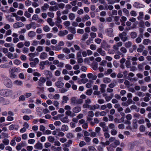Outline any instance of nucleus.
Segmentation results:
<instances>
[{"mask_svg":"<svg viewBox=\"0 0 151 151\" xmlns=\"http://www.w3.org/2000/svg\"><path fill=\"white\" fill-rule=\"evenodd\" d=\"M24 24L21 22H17L14 23L13 27L14 28H17L24 26Z\"/></svg>","mask_w":151,"mask_h":151,"instance_id":"obj_8","label":"nucleus"},{"mask_svg":"<svg viewBox=\"0 0 151 151\" xmlns=\"http://www.w3.org/2000/svg\"><path fill=\"white\" fill-rule=\"evenodd\" d=\"M90 36L92 39H94L96 37V34L95 32H91L90 34Z\"/></svg>","mask_w":151,"mask_h":151,"instance_id":"obj_48","label":"nucleus"},{"mask_svg":"<svg viewBox=\"0 0 151 151\" xmlns=\"http://www.w3.org/2000/svg\"><path fill=\"white\" fill-rule=\"evenodd\" d=\"M34 147L38 150H42L43 148L42 144L40 142H38L35 145Z\"/></svg>","mask_w":151,"mask_h":151,"instance_id":"obj_13","label":"nucleus"},{"mask_svg":"<svg viewBox=\"0 0 151 151\" xmlns=\"http://www.w3.org/2000/svg\"><path fill=\"white\" fill-rule=\"evenodd\" d=\"M47 56V54L45 52H42L41 53L40 56V58L44 60L46 59Z\"/></svg>","mask_w":151,"mask_h":151,"instance_id":"obj_16","label":"nucleus"},{"mask_svg":"<svg viewBox=\"0 0 151 151\" xmlns=\"http://www.w3.org/2000/svg\"><path fill=\"white\" fill-rule=\"evenodd\" d=\"M81 110V108L80 106H76L73 108L72 111L73 113H78L80 112Z\"/></svg>","mask_w":151,"mask_h":151,"instance_id":"obj_9","label":"nucleus"},{"mask_svg":"<svg viewBox=\"0 0 151 151\" xmlns=\"http://www.w3.org/2000/svg\"><path fill=\"white\" fill-rule=\"evenodd\" d=\"M136 94L140 97H143L145 96V93L141 91H138L136 93Z\"/></svg>","mask_w":151,"mask_h":151,"instance_id":"obj_32","label":"nucleus"},{"mask_svg":"<svg viewBox=\"0 0 151 151\" xmlns=\"http://www.w3.org/2000/svg\"><path fill=\"white\" fill-rule=\"evenodd\" d=\"M72 143V141L71 140H69L68 141L64 144L65 145L66 147H69L70 145Z\"/></svg>","mask_w":151,"mask_h":151,"instance_id":"obj_40","label":"nucleus"},{"mask_svg":"<svg viewBox=\"0 0 151 151\" xmlns=\"http://www.w3.org/2000/svg\"><path fill=\"white\" fill-rule=\"evenodd\" d=\"M14 93L12 91L6 89L5 96H11L13 98L15 96L13 95Z\"/></svg>","mask_w":151,"mask_h":151,"instance_id":"obj_6","label":"nucleus"},{"mask_svg":"<svg viewBox=\"0 0 151 151\" xmlns=\"http://www.w3.org/2000/svg\"><path fill=\"white\" fill-rule=\"evenodd\" d=\"M145 127L143 125H141L139 127V130L141 132H144L145 129Z\"/></svg>","mask_w":151,"mask_h":151,"instance_id":"obj_54","label":"nucleus"},{"mask_svg":"<svg viewBox=\"0 0 151 151\" xmlns=\"http://www.w3.org/2000/svg\"><path fill=\"white\" fill-rule=\"evenodd\" d=\"M89 151H96V149L93 146H90L88 147Z\"/></svg>","mask_w":151,"mask_h":151,"instance_id":"obj_45","label":"nucleus"},{"mask_svg":"<svg viewBox=\"0 0 151 151\" xmlns=\"http://www.w3.org/2000/svg\"><path fill=\"white\" fill-rule=\"evenodd\" d=\"M65 114L68 116H70L71 117H73L76 116L75 113L69 110H67L65 112Z\"/></svg>","mask_w":151,"mask_h":151,"instance_id":"obj_15","label":"nucleus"},{"mask_svg":"<svg viewBox=\"0 0 151 151\" xmlns=\"http://www.w3.org/2000/svg\"><path fill=\"white\" fill-rule=\"evenodd\" d=\"M97 51L102 56H104L106 55V52L105 51L103 50L101 48H98L97 49Z\"/></svg>","mask_w":151,"mask_h":151,"instance_id":"obj_11","label":"nucleus"},{"mask_svg":"<svg viewBox=\"0 0 151 151\" xmlns=\"http://www.w3.org/2000/svg\"><path fill=\"white\" fill-rule=\"evenodd\" d=\"M83 100L81 99H77L76 97H73L70 99V104L72 105L81 104Z\"/></svg>","mask_w":151,"mask_h":151,"instance_id":"obj_2","label":"nucleus"},{"mask_svg":"<svg viewBox=\"0 0 151 151\" xmlns=\"http://www.w3.org/2000/svg\"><path fill=\"white\" fill-rule=\"evenodd\" d=\"M113 29L111 28H108L106 30V32L108 35L110 37L114 36V35L113 34Z\"/></svg>","mask_w":151,"mask_h":151,"instance_id":"obj_10","label":"nucleus"},{"mask_svg":"<svg viewBox=\"0 0 151 151\" xmlns=\"http://www.w3.org/2000/svg\"><path fill=\"white\" fill-rule=\"evenodd\" d=\"M43 47L42 46H38L36 48L37 51L38 52H41L43 51Z\"/></svg>","mask_w":151,"mask_h":151,"instance_id":"obj_50","label":"nucleus"},{"mask_svg":"<svg viewBox=\"0 0 151 151\" xmlns=\"http://www.w3.org/2000/svg\"><path fill=\"white\" fill-rule=\"evenodd\" d=\"M35 23L33 22H31L30 24H27L26 25V27L27 30H29L31 28L32 26L35 25Z\"/></svg>","mask_w":151,"mask_h":151,"instance_id":"obj_30","label":"nucleus"},{"mask_svg":"<svg viewBox=\"0 0 151 151\" xmlns=\"http://www.w3.org/2000/svg\"><path fill=\"white\" fill-rule=\"evenodd\" d=\"M65 67L66 69L68 70H70L72 69V67L69 64L65 65Z\"/></svg>","mask_w":151,"mask_h":151,"instance_id":"obj_55","label":"nucleus"},{"mask_svg":"<svg viewBox=\"0 0 151 151\" xmlns=\"http://www.w3.org/2000/svg\"><path fill=\"white\" fill-rule=\"evenodd\" d=\"M65 5L63 3H60L58 4V8L61 9H63L65 6Z\"/></svg>","mask_w":151,"mask_h":151,"instance_id":"obj_49","label":"nucleus"},{"mask_svg":"<svg viewBox=\"0 0 151 151\" xmlns=\"http://www.w3.org/2000/svg\"><path fill=\"white\" fill-rule=\"evenodd\" d=\"M68 30L71 33L73 34H74L76 33L75 29L72 27H69Z\"/></svg>","mask_w":151,"mask_h":151,"instance_id":"obj_33","label":"nucleus"},{"mask_svg":"<svg viewBox=\"0 0 151 151\" xmlns=\"http://www.w3.org/2000/svg\"><path fill=\"white\" fill-rule=\"evenodd\" d=\"M107 62L105 60H102L100 63V65L102 66H105L106 65Z\"/></svg>","mask_w":151,"mask_h":151,"instance_id":"obj_62","label":"nucleus"},{"mask_svg":"<svg viewBox=\"0 0 151 151\" xmlns=\"http://www.w3.org/2000/svg\"><path fill=\"white\" fill-rule=\"evenodd\" d=\"M132 43L131 41H128L124 44V46L126 48H129L132 45Z\"/></svg>","mask_w":151,"mask_h":151,"instance_id":"obj_28","label":"nucleus"},{"mask_svg":"<svg viewBox=\"0 0 151 151\" xmlns=\"http://www.w3.org/2000/svg\"><path fill=\"white\" fill-rule=\"evenodd\" d=\"M121 51L124 53H125L127 52V50L125 47H122L120 49Z\"/></svg>","mask_w":151,"mask_h":151,"instance_id":"obj_58","label":"nucleus"},{"mask_svg":"<svg viewBox=\"0 0 151 151\" xmlns=\"http://www.w3.org/2000/svg\"><path fill=\"white\" fill-rule=\"evenodd\" d=\"M49 7V6L47 4H45L41 7V9L43 11H46Z\"/></svg>","mask_w":151,"mask_h":151,"instance_id":"obj_22","label":"nucleus"},{"mask_svg":"<svg viewBox=\"0 0 151 151\" xmlns=\"http://www.w3.org/2000/svg\"><path fill=\"white\" fill-rule=\"evenodd\" d=\"M47 22L51 26H53L54 25V22L52 21V19L51 18H48L47 19Z\"/></svg>","mask_w":151,"mask_h":151,"instance_id":"obj_23","label":"nucleus"},{"mask_svg":"<svg viewBox=\"0 0 151 151\" xmlns=\"http://www.w3.org/2000/svg\"><path fill=\"white\" fill-rule=\"evenodd\" d=\"M17 47L19 48H21L23 47L24 46V44L22 42H20L18 43L17 45Z\"/></svg>","mask_w":151,"mask_h":151,"instance_id":"obj_46","label":"nucleus"},{"mask_svg":"<svg viewBox=\"0 0 151 151\" xmlns=\"http://www.w3.org/2000/svg\"><path fill=\"white\" fill-rule=\"evenodd\" d=\"M88 117H92L94 116L93 112L92 111H90L88 112Z\"/></svg>","mask_w":151,"mask_h":151,"instance_id":"obj_61","label":"nucleus"},{"mask_svg":"<svg viewBox=\"0 0 151 151\" xmlns=\"http://www.w3.org/2000/svg\"><path fill=\"white\" fill-rule=\"evenodd\" d=\"M92 68L94 70H96L97 69L98 67V65L97 63H93L92 64Z\"/></svg>","mask_w":151,"mask_h":151,"instance_id":"obj_47","label":"nucleus"},{"mask_svg":"<svg viewBox=\"0 0 151 151\" xmlns=\"http://www.w3.org/2000/svg\"><path fill=\"white\" fill-rule=\"evenodd\" d=\"M150 41L149 39H145L143 40V44L145 45H147L148 43L150 42Z\"/></svg>","mask_w":151,"mask_h":151,"instance_id":"obj_37","label":"nucleus"},{"mask_svg":"<svg viewBox=\"0 0 151 151\" xmlns=\"http://www.w3.org/2000/svg\"><path fill=\"white\" fill-rule=\"evenodd\" d=\"M66 137L68 138H72L74 136L72 133H68L66 135Z\"/></svg>","mask_w":151,"mask_h":151,"instance_id":"obj_60","label":"nucleus"},{"mask_svg":"<svg viewBox=\"0 0 151 151\" xmlns=\"http://www.w3.org/2000/svg\"><path fill=\"white\" fill-rule=\"evenodd\" d=\"M130 36L132 38L134 39L137 37V35L135 32H133L131 33Z\"/></svg>","mask_w":151,"mask_h":151,"instance_id":"obj_31","label":"nucleus"},{"mask_svg":"<svg viewBox=\"0 0 151 151\" xmlns=\"http://www.w3.org/2000/svg\"><path fill=\"white\" fill-rule=\"evenodd\" d=\"M45 75L47 77V79H49L50 78H51L52 77V73L49 70H46L44 71Z\"/></svg>","mask_w":151,"mask_h":151,"instance_id":"obj_7","label":"nucleus"},{"mask_svg":"<svg viewBox=\"0 0 151 151\" xmlns=\"http://www.w3.org/2000/svg\"><path fill=\"white\" fill-rule=\"evenodd\" d=\"M133 6L134 7L137 8H142L145 7L144 5L137 2L134 3Z\"/></svg>","mask_w":151,"mask_h":151,"instance_id":"obj_12","label":"nucleus"},{"mask_svg":"<svg viewBox=\"0 0 151 151\" xmlns=\"http://www.w3.org/2000/svg\"><path fill=\"white\" fill-rule=\"evenodd\" d=\"M43 30L46 32H48L50 31V28L47 25H46L43 27Z\"/></svg>","mask_w":151,"mask_h":151,"instance_id":"obj_38","label":"nucleus"},{"mask_svg":"<svg viewBox=\"0 0 151 151\" xmlns=\"http://www.w3.org/2000/svg\"><path fill=\"white\" fill-rule=\"evenodd\" d=\"M62 21L60 18V17H57L56 19V21L55 23H60L62 22Z\"/></svg>","mask_w":151,"mask_h":151,"instance_id":"obj_52","label":"nucleus"},{"mask_svg":"<svg viewBox=\"0 0 151 151\" xmlns=\"http://www.w3.org/2000/svg\"><path fill=\"white\" fill-rule=\"evenodd\" d=\"M90 48L92 50H95L96 49V46L95 45L92 44L90 45Z\"/></svg>","mask_w":151,"mask_h":151,"instance_id":"obj_57","label":"nucleus"},{"mask_svg":"<svg viewBox=\"0 0 151 151\" xmlns=\"http://www.w3.org/2000/svg\"><path fill=\"white\" fill-rule=\"evenodd\" d=\"M88 35L86 33H84L83 35L81 40L82 41H85L86 39L88 38Z\"/></svg>","mask_w":151,"mask_h":151,"instance_id":"obj_35","label":"nucleus"},{"mask_svg":"<svg viewBox=\"0 0 151 151\" xmlns=\"http://www.w3.org/2000/svg\"><path fill=\"white\" fill-rule=\"evenodd\" d=\"M144 80L145 82H149L151 81V78L150 76H147L144 78Z\"/></svg>","mask_w":151,"mask_h":151,"instance_id":"obj_44","label":"nucleus"},{"mask_svg":"<svg viewBox=\"0 0 151 151\" xmlns=\"http://www.w3.org/2000/svg\"><path fill=\"white\" fill-rule=\"evenodd\" d=\"M117 131L114 129H112L111 132V135H115L117 134Z\"/></svg>","mask_w":151,"mask_h":151,"instance_id":"obj_59","label":"nucleus"},{"mask_svg":"<svg viewBox=\"0 0 151 151\" xmlns=\"http://www.w3.org/2000/svg\"><path fill=\"white\" fill-rule=\"evenodd\" d=\"M55 85L58 88H61L62 87L64 84L61 81H58L55 83Z\"/></svg>","mask_w":151,"mask_h":151,"instance_id":"obj_14","label":"nucleus"},{"mask_svg":"<svg viewBox=\"0 0 151 151\" xmlns=\"http://www.w3.org/2000/svg\"><path fill=\"white\" fill-rule=\"evenodd\" d=\"M63 51L65 53L68 54L70 53V50L67 47H65L63 49Z\"/></svg>","mask_w":151,"mask_h":151,"instance_id":"obj_41","label":"nucleus"},{"mask_svg":"<svg viewBox=\"0 0 151 151\" xmlns=\"http://www.w3.org/2000/svg\"><path fill=\"white\" fill-rule=\"evenodd\" d=\"M14 83L15 85L21 86L23 84V82L21 81L16 80L14 82Z\"/></svg>","mask_w":151,"mask_h":151,"instance_id":"obj_26","label":"nucleus"},{"mask_svg":"<svg viewBox=\"0 0 151 151\" xmlns=\"http://www.w3.org/2000/svg\"><path fill=\"white\" fill-rule=\"evenodd\" d=\"M24 15L27 18H29L31 16V14L27 11H25L24 14Z\"/></svg>","mask_w":151,"mask_h":151,"instance_id":"obj_64","label":"nucleus"},{"mask_svg":"<svg viewBox=\"0 0 151 151\" xmlns=\"http://www.w3.org/2000/svg\"><path fill=\"white\" fill-rule=\"evenodd\" d=\"M2 142L4 145H7L9 144V140L8 139H5L3 140Z\"/></svg>","mask_w":151,"mask_h":151,"instance_id":"obj_43","label":"nucleus"},{"mask_svg":"<svg viewBox=\"0 0 151 151\" xmlns=\"http://www.w3.org/2000/svg\"><path fill=\"white\" fill-rule=\"evenodd\" d=\"M106 86V84H102L100 85V91L101 93H104L105 92V89Z\"/></svg>","mask_w":151,"mask_h":151,"instance_id":"obj_19","label":"nucleus"},{"mask_svg":"<svg viewBox=\"0 0 151 151\" xmlns=\"http://www.w3.org/2000/svg\"><path fill=\"white\" fill-rule=\"evenodd\" d=\"M99 105L98 104H96L93 105H92L90 106V109L93 110H95L96 109H97L99 108Z\"/></svg>","mask_w":151,"mask_h":151,"instance_id":"obj_20","label":"nucleus"},{"mask_svg":"<svg viewBox=\"0 0 151 151\" xmlns=\"http://www.w3.org/2000/svg\"><path fill=\"white\" fill-rule=\"evenodd\" d=\"M18 68H16L10 69L9 70V74L10 77L12 78H14L17 76L16 73L20 71Z\"/></svg>","mask_w":151,"mask_h":151,"instance_id":"obj_1","label":"nucleus"},{"mask_svg":"<svg viewBox=\"0 0 151 151\" xmlns=\"http://www.w3.org/2000/svg\"><path fill=\"white\" fill-rule=\"evenodd\" d=\"M126 66L127 68H129L131 67V65L130 62L129 61L127 60L125 63Z\"/></svg>","mask_w":151,"mask_h":151,"instance_id":"obj_63","label":"nucleus"},{"mask_svg":"<svg viewBox=\"0 0 151 151\" xmlns=\"http://www.w3.org/2000/svg\"><path fill=\"white\" fill-rule=\"evenodd\" d=\"M68 32L67 30H64L63 31H60L58 33V35L60 36H63L68 34Z\"/></svg>","mask_w":151,"mask_h":151,"instance_id":"obj_17","label":"nucleus"},{"mask_svg":"<svg viewBox=\"0 0 151 151\" xmlns=\"http://www.w3.org/2000/svg\"><path fill=\"white\" fill-rule=\"evenodd\" d=\"M101 47L104 48L106 50L107 48H109L110 47V45H109L106 41L105 40H103L102 42L101 43Z\"/></svg>","mask_w":151,"mask_h":151,"instance_id":"obj_5","label":"nucleus"},{"mask_svg":"<svg viewBox=\"0 0 151 151\" xmlns=\"http://www.w3.org/2000/svg\"><path fill=\"white\" fill-rule=\"evenodd\" d=\"M124 121V118L123 117L121 118L120 119H118L117 118L114 119V121L116 123H120L121 122H123Z\"/></svg>","mask_w":151,"mask_h":151,"instance_id":"obj_18","label":"nucleus"},{"mask_svg":"<svg viewBox=\"0 0 151 151\" xmlns=\"http://www.w3.org/2000/svg\"><path fill=\"white\" fill-rule=\"evenodd\" d=\"M61 121L63 123H68L69 120L67 117H65L61 119Z\"/></svg>","mask_w":151,"mask_h":151,"instance_id":"obj_34","label":"nucleus"},{"mask_svg":"<svg viewBox=\"0 0 151 151\" xmlns=\"http://www.w3.org/2000/svg\"><path fill=\"white\" fill-rule=\"evenodd\" d=\"M68 129V126L65 124L63 125L61 127V130L63 132L67 131Z\"/></svg>","mask_w":151,"mask_h":151,"instance_id":"obj_29","label":"nucleus"},{"mask_svg":"<svg viewBox=\"0 0 151 151\" xmlns=\"http://www.w3.org/2000/svg\"><path fill=\"white\" fill-rule=\"evenodd\" d=\"M141 119L138 120L137 122L139 124H143L145 122V121L144 119H143L142 116L141 117Z\"/></svg>","mask_w":151,"mask_h":151,"instance_id":"obj_53","label":"nucleus"},{"mask_svg":"<svg viewBox=\"0 0 151 151\" xmlns=\"http://www.w3.org/2000/svg\"><path fill=\"white\" fill-rule=\"evenodd\" d=\"M39 65L40 66V68L41 70H43L44 69L45 65L42 61L40 62Z\"/></svg>","mask_w":151,"mask_h":151,"instance_id":"obj_51","label":"nucleus"},{"mask_svg":"<svg viewBox=\"0 0 151 151\" xmlns=\"http://www.w3.org/2000/svg\"><path fill=\"white\" fill-rule=\"evenodd\" d=\"M48 141L50 142H53L55 140V138L52 136H50L48 137Z\"/></svg>","mask_w":151,"mask_h":151,"instance_id":"obj_56","label":"nucleus"},{"mask_svg":"<svg viewBox=\"0 0 151 151\" xmlns=\"http://www.w3.org/2000/svg\"><path fill=\"white\" fill-rule=\"evenodd\" d=\"M84 140L87 144H89L91 141V138L88 137H85L84 138Z\"/></svg>","mask_w":151,"mask_h":151,"instance_id":"obj_42","label":"nucleus"},{"mask_svg":"<svg viewBox=\"0 0 151 151\" xmlns=\"http://www.w3.org/2000/svg\"><path fill=\"white\" fill-rule=\"evenodd\" d=\"M127 35V33L124 32L119 34V37L122 41L125 42L128 40V38L126 36Z\"/></svg>","mask_w":151,"mask_h":151,"instance_id":"obj_4","label":"nucleus"},{"mask_svg":"<svg viewBox=\"0 0 151 151\" xmlns=\"http://www.w3.org/2000/svg\"><path fill=\"white\" fill-rule=\"evenodd\" d=\"M68 99L69 98L67 96H63L62 97V99L61 101L62 103L63 104L67 103Z\"/></svg>","mask_w":151,"mask_h":151,"instance_id":"obj_21","label":"nucleus"},{"mask_svg":"<svg viewBox=\"0 0 151 151\" xmlns=\"http://www.w3.org/2000/svg\"><path fill=\"white\" fill-rule=\"evenodd\" d=\"M36 35V33L33 31H30L28 33V36L32 38L35 37Z\"/></svg>","mask_w":151,"mask_h":151,"instance_id":"obj_24","label":"nucleus"},{"mask_svg":"<svg viewBox=\"0 0 151 151\" xmlns=\"http://www.w3.org/2000/svg\"><path fill=\"white\" fill-rule=\"evenodd\" d=\"M103 81L104 83H108L111 82V80L110 78H109L105 77L103 78Z\"/></svg>","mask_w":151,"mask_h":151,"instance_id":"obj_25","label":"nucleus"},{"mask_svg":"<svg viewBox=\"0 0 151 151\" xmlns=\"http://www.w3.org/2000/svg\"><path fill=\"white\" fill-rule=\"evenodd\" d=\"M90 19V16L87 14H85L84 15L82 18V20L83 21H85L86 20H88Z\"/></svg>","mask_w":151,"mask_h":151,"instance_id":"obj_36","label":"nucleus"},{"mask_svg":"<svg viewBox=\"0 0 151 151\" xmlns=\"http://www.w3.org/2000/svg\"><path fill=\"white\" fill-rule=\"evenodd\" d=\"M6 89H2L0 90V95L1 96H5Z\"/></svg>","mask_w":151,"mask_h":151,"instance_id":"obj_39","label":"nucleus"},{"mask_svg":"<svg viewBox=\"0 0 151 151\" xmlns=\"http://www.w3.org/2000/svg\"><path fill=\"white\" fill-rule=\"evenodd\" d=\"M68 17L69 19L71 20H74L75 18V15L73 13H70L68 15Z\"/></svg>","mask_w":151,"mask_h":151,"instance_id":"obj_27","label":"nucleus"},{"mask_svg":"<svg viewBox=\"0 0 151 151\" xmlns=\"http://www.w3.org/2000/svg\"><path fill=\"white\" fill-rule=\"evenodd\" d=\"M4 85L6 87L10 88L12 86V82L11 80L8 78H5L4 80Z\"/></svg>","mask_w":151,"mask_h":151,"instance_id":"obj_3","label":"nucleus"}]
</instances>
